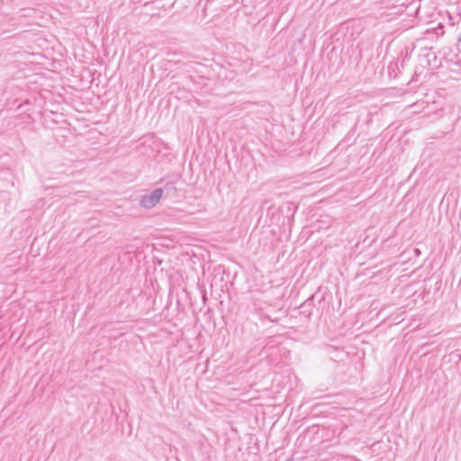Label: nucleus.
<instances>
[{
    "label": "nucleus",
    "mask_w": 461,
    "mask_h": 461,
    "mask_svg": "<svg viewBox=\"0 0 461 461\" xmlns=\"http://www.w3.org/2000/svg\"><path fill=\"white\" fill-rule=\"evenodd\" d=\"M412 251L417 253L418 252V249H412Z\"/></svg>",
    "instance_id": "nucleus-4"
},
{
    "label": "nucleus",
    "mask_w": 461,
    "mask_h": 461,
    "mask_svg": "<svg viewBox=\"0 0 461 461\" xmlns=\"http://www.w3.org/2000/svg\"><path fill=\"white\" fill-rule=\"evenodd\" d=\"M162 194V189L157 188L153 190L150 194L143 195L140 200V204L144 208H152L159 202Z\"/></svg>",
    "instance_id": "nucleus-1"
},
{
    "label": "nucleus",
    "mask_w": 461,
    "mask_h": 461,
    "mask_svg": "<svg viewBox=\"0 0 461 461\" xmlns=\"http://www.w3.org/2000/svg\"><path fill=\"white\" fill-rule=\"evenodd\" d=\"M388 71H389V75L391 76L392 75V72L393 71V65L391 64L388 68Z\"/></svg>",
    "instance_id": "nucleus-3"
},
{
    "label": "nucleus",
    "mask_w": 461,
    "mask_h": 461,
    "mask_svg": "<svg viewBox=\"0 0 461 461\" xmlns=\"http://www.w3.org/2000/svg\"><path fill=\"white\" fill-rule=\"evenodd\" d=\"M420 6V0H411L408 5L405 4V11L408 10V14H406V15L412 18L410 23H408V21L405 18V29L415 26V14L419 12Z\"/></svg>",
    "instance_id": "nucleus-2"
}]
</instances>
